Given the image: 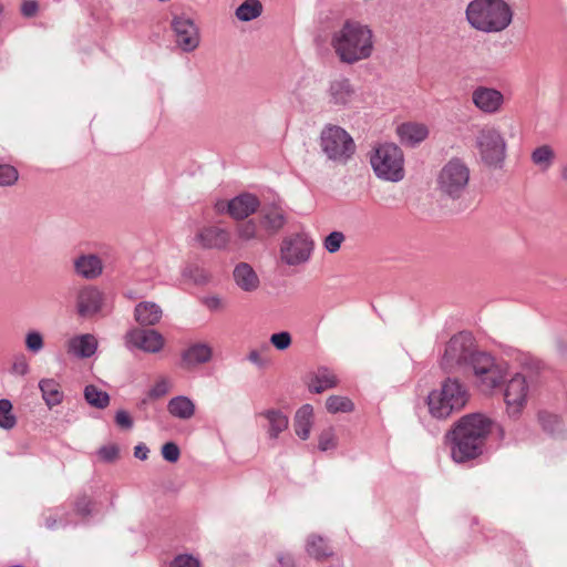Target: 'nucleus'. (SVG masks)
I'll list each match as a JSON object with an SVG mask.
<instances>
[{
  "label": "nucleus",
  "instance_id": "f257e3e1",
  "mask_svg": "<svg viewBox=\"0 0 567 567\" xmlns=\"http://www.w3.org/2000/svg\"><path fill=\"white\" fill-rule=\"evenodd\" d=\"M492 425L493 421L483 413L462 416L447 433L453 461L464 463L482 455Z\"/></svg>",
  "mask_w": 567,
  "mask_h": 567
},
{
  "label": "nucleus",
  "instance_id": "f03ea898",
  "mask_svg": "<svg viewBox=\"0 0 567 567\" xmlns=\"http://www.w3.org/2000/svg\"><path fill=\"white\" fill-rule=\"evenodd\" d=\"M330 47L341 63L353 65L372 56L374 33L370 25L348 19L331 32Z\"/></svg>",
  "mask_w": 567,
  "mask_h": 567
},
{
  "label": "nucleus",
  "instance_id": "7ed1b4c3",
  "mask_svg": "<svg viewBox=\"0 0 567 567\" xmlns=\"http://www.w3.org/2000/svg\"><path fill=\"white\" fill-rule=\"evenodd\" d=\"M465 13L470 25L485 33L505 30L514 14L504 0H473L467 4Z\"/></svg>",
  "mask_w": 567,
  "mask_h": 567
},
{
  "label": "nucleus",
  "instance_id": "20e7f679",
  "mask_svg": "<svg viewBox=\"0 0 567 567\" xmlns=\"http://www.w3.org/2000/svg\"><path fill=\"white\" fill-rule=\"evenodd\" d=\"M468 399L470 393L464 383L456 378H446L439 389L429 393V412L435 419H446L462 410Z\"/></svg>",
  "mask_w": 567,
  "mask_h": 567
},
{
  "label": "nucleus",
  "instance_id": "39448f33",
  "mask_svg": "<svg viewBox=\"0 0 567 567\" xmlns=\"http://www.w3.org/2000/svg\"><path fill=\"white\" fill-rule=\"evenodd\" d=\"M472 371L474 385L484 394H492L507 375V364L492 354L481 351L468 368Z\"/></svg>",
  "mask_w": 567,
  "mask_h": 567
},
{
  "label": "nucleus",
  "instance_id": "423d86ee",
  "mask_svg": "<svg viewBox=\"0 0 567 567\" xmlns=\"http://www.w3.org/2000/svg\"><path fill=\"white\" fill-rule=\"evenodd\" d=\"M370 163L378 178L398 183L404 178V156L393 143L378 145L370 156Z\"/></svg>",
  "mask_w": 567,
  "mask_h": 567
},
{
  "label": "nucleus",
  "instance_id": "0eeeda50",
  "mask_svg": "<svg viewBox=\"0 0 567 567\" xmlns=\"http://www.w3.org/2000/svg\"><path fill=\"white\" fill-rule=\"evenodd\" d=\"M475 145L480 161L487 167L502 168L506 158L507 143L501 131L493 126L483 127L476 138Z\"/></svg>",
  "mask_w": 567,
  "mask_h": 567
},
{
  "label": "nucleus",
  "instance_id": "6e6552de",
  "mask_svg": "<svg viewBox=\"0 0 567 567\" xmlns=\"http://www.w3.org/2000/svg\"><path fill=\"white\" fill-rule=\"evenodd\" d=\"M480 352L472 334L467 332L457 333L446 343L441 367L447 371L468 369Z\"/></svg>",
  "mask_w": 567,
  "mask_h": 567
},
{
  "label": "nucleus",
  "instance_id": "1a4fd4ad",
  "mask_svg": "<svg viewBox=\"0 0 567 567\" xmlns=\"http://www.w3.org/2000/svg\"><path fill=\"white\" fill-rule=\"evenodd\" d=\"M471 171L468 166L458 158L450 159L437 175V189L449 198H461L470 184Z\"/></svg>",
  "mask_w": 567,
  "mask_h": 567
},
{
  "label": "nucleus",
  "instance_id": "9d476101",
  "mask_svg": "<svg viewBox=\"0 0 567 567\" xmlns=\"http://www.w3.org/2000/svg\"><path fill=\"white\" fill-rule=\"evenodd\" d=\"M534 389V381L530 377L517 372L505 383L504 402L505 413L514 421H517L527 406Z\"/></svg>",
  "mask_w": 567,
  "mask_h": 567
},
{
  "label": "nucleus",
  "instance_id": "9b49d317",
  "mask_svg": "<svg viewBox=\"0 0 567 567\" xmlns=\"http://www.w3.org/2000/svg\"><path fill=\"white\" fill-rule=\"evenodd\" d=\"M320 146L326 156L333 162L344 164L353 155L355 144L346 130L330 125L322 130Z\"/></svg>",
  "mask_w": 567,
  "mask_h": 567
},
{
  "label": "nucleus",
  "instance_id": "f8f14e48",
  "mask_svg": "<svg viewBox=\"0 0 567 567\" xmlns=\"http://www.w3.org/2000/svg\"><path fill=\"white\" fill-rule=\"evenodd\" d=\"M315 241L307 233H293L282 238L279 249L282 264L297 267L307 264L313 252Z\"/></svg>",
  "mask_w": 567,
  "mask_h": 567
},
{
  "label": "nucleus",
  "instance_id": "ddd939ff",
  "mask_svg": "<svg viewBox=\"0 0 567 567\" xmlns=\"http://www.w3.org/2000/svg\"><path fill=\"white\" fill-rule=\"evenodd\" d=\"M124 339L127 349H138L146 353H158L165 346L163 334L154 329L134 328L126 332Z\"/></svg>",
  "mask_w": 567,
  "mask_h": 567
},
{
  "label": "nucleus",
  "instance_id": "4468645a",
  "mask_svg": "<svg viewBox=\"0 0 567 567\" xmlns=\"http://www.w3.org/2000/svg\"><path fill=\"white\" fill-rule=\"evenodd\" d=\"M176 44L184 52H192L200 42L199 30L195 22L186 16H175L172 20Z\"/></svg>",
  "mask_w": 567,
  "mask_h": 567
},
{
  "label": "nucleus",
  "instance_id": "2eb2a0df",
  "mask_svg": "<svg viewBox=\"0 0 567 567\" xmlns=\"http://www.w3.org/2000/svg\"><path fill=\"white\" fill-rule=\"evenodd\" d=\"M472 103L482 113L494 115L503 111L505 96L495 87L478 85L472 92Z\"/></svg>",
  "mask_w": 567,
  "mask_h": 567
},
{
  "label": "nucleus",
  "instance_id": "dca6fc26",
  "mask_svg": "<svg viewBox=\"0 0 567 567\" xmlns=\"http://www.w3.org/2000/svg\"><path fill=\"white\" fill-rule=\"evenodd\" d=\"M357 92L350 79L339 76L329 82L326 91L327 103L339 109L348 107L355 99Z\"/></svg>",
  "mask_w": 567,
  "mask_h": 567
},
{
  "label": "nucleus",
  "instance_id": "f3484780",
  "mask_svg": "<svg viewBox=\"0 0 567 567\" xmlns=\"http://www.w3.org/2000/svg\"><path fill=\"white\" fill-rule=\"evenodd\" d=\"M194 241L204 249L223 250L230 243V233L217 226H206L196 231Z\"/></svg>",
  "mask_w": 567,
  "mask_h": 567
},
{
  "label": "nucleus",
  "instance_id": "a211bd4d",
  "mask_svg": "<svg viewBox=\"0 0 567 567\" xmlns=\"http://www.w3.org/2000/svg\"><path fill=\"white\" fill-rule=\"evenodd\" d=\"M103 303V295L95 287H83L76 296V310L79 316L89 318L97 313Z\"/></svg>",
  "mask_w": 567,
  "mask_h": 567
},
{
  "label": "nucleus",
  "instance_id": "6ab92c4d",
  "mask_svg": "<svg viewBox=\"0 0 567 567\" xmlns=\"http://www.w3.org/2000/svg\"><path fill=\"white\" fill-rule=\"evenodd\" d=\"M97 339L91 333L78 334L65 342L66 353L76 359L91 358L97 350Z\"/></svg>",
  "mask_w": 567,
  "mask_h": 567
},
{
  "label": "nucleus",
  "instance_id": "aec40b11",
  "mask_svg": "<svg viewBox=\"0 0 567 567\" xmlns=\"http://www.w3.org/2000/svg\"><path fill=\"white\" fill-rule=\"evenodd\" d=\"M227 212L234 219H245L252 215L260 206L259 199L248 193L240 194L227 204Z\"/></svg>",
  "mask_w": 567,
  "mask_h": 567
},
{
  "label": "nucleus",
  "instance_id": "412c9836",
  "mask_svg": "<svg viewBox=\"0 0 567 567\" xmlns=\"http://www.w3.org/2000/svg\"><path fill=\"white\" fill-rule=\"evenodd\" d=\"M73 268L78 276L92 280L103 272V262L94 254H81L73 260Z\"/></svg>",
  "mask_w": 567,
  "mask_h": 567
},
{
  "label": "nucleus",
  "instance_id": "4be33fe9",
  "mask_svg": "<svg viewBox=\"0 0 567 567\" xmlns=\"http://www.w3.org/2000/svg\"><path fill=\"white\" fill-rule=\"evenodd\" d=\"M260 223L262 229L268 235H275L286 225V213L280 206L277 205L265 206L260 212Z\"/></svg>",
  "mask_w": 567,
  "mask_h": 567
},
{
  "label": "nucleus",
  "instance_id": "5701e85b",
  "mask_svg": "<svg viewBox=\"0 0 567 567\" xmlns=\"http://www.w3.org/2000/svg\"><path fill=\"white\" fill-rule=\"evenodd\" d=\"M398 135L401 143L408 146H415L423 142L429 135V128L422 123L408 122L398 126Z\"/></svg>",
  "mask_w": 567,
  "mask_h": 567
},
{
  "label": "nucleus",
  "instance_id": "b1692460",
  "mask_svg": "<svg viewBox=\"0 0 567 567\" xmlns=\"http://www.w3.org/2000/svg\"><path fill=\"white\" fill-rule=\"evenodd\" d=\"M213 357V349L207 343H194L182 354L183 365L187 369L208 362Z\"/></svg>",
  "mask_w": 567,
  "mask_h": 567
},
{
  "label": "nucleus",
  "instance_id": "393cba45",
  "mask_svg": "<svg viewBox=\"0 0 567 567\" xmlns=\"http://www.w3.org/2000/svg\"><path fill=\"white\" fill-rule=\"evenodd\" d=\"M162 316V308L153 301H142L134 309V318L141 326H155Z\"/></svg>",
  "mask_w": 567,
  "mask_h": 567
},
{
  "label": "nucleus",
  "instance_id": "a878e982",
  "mask_svg": "<svg viewBox=\"0 0 567 567\" xmlns=\"http://www.w3.org/2000/svg\"><path fill=\"white\" fill-rule=\"evenodd\" d=\"M234 280L236 285L246 292L257 290L260 284L256 271L246 262H240L235 267Z\"/></svg>",
  "mask_w": 567,
  "mask_h": 567
},
{
  "label": "nucleus",
  "instance_id": "bb28decb",
  "mask_svg": "<svg viewBox=\"0 0 567 567\" xmlns=\"http://www.w3.org/2000/svg\"><path fill=\"white\" fill-rule=\"evenodd\" d=\"M313 423V408L310 404H305L296 412L293 420V429L301 440H307L310 436Z\"/></svg>",
  "mask_w": 567,
  "mask_h": 567
},
{
  "label": "nucleus",
  "instance_id": "cd10ccee",
  "mask_svg": "<svg viewBox=\"0 0 567 567\" xmlns=\"http://www.w3.org/2000/svg\"><path fill=\"white\" fill-rule=\"evenodd\" d=\"M195 403L185 395L172 398L167 403V411L174 417L189 420L195 414Z\"/></svg>",
  "mask_w": 567,
  "mask_h": 567
},
{
  "label": "nucleus",
  "instance_id": "c85d7f7f",
  "mask_svg": "<svg viewBox=\"0 0 567 567\" xmlns=\"http://www.w3.org/2000/svg\"><path fill=\"white\" fill-rule=\"evenodd\" d=\"M261 415L268 421L267 433L270 439L275 440L280 433L288 429V416L279 410H267Z\"/></svg>",
  "mask_w": 567,
  "mask_h": 567
},
{
  "label": "nucleus",
  "instance_id": "c756f323",
  "mask_svg": "<svg viewBox=\"0 0 567 567\" xmlns=\"http://www.w3.org/2000/svg\"><path fill=\"white\" fill-rule=\"evenodd\" d=\"M339 380L337 375L328 368H319L310 382V390L315 393H321L328 389L337 386Z\"/></svg>",
  "mask_w": 567,
  "mask_h": 567
},
{
  "label": "nucleus",
  "instance_id": "7c9ffc66",
  "mask_svg": "<svg viewBox=\"0 0 567 567\" xmlns=\"http://www.w3.org/2000/svg\"><path fill=\"white\" fill-rule=\"evenodd\" d=\"M42 398L49 408L59 405L63 400V392L54 379H42L39 382Z\"/></svg>",
  "mask_w": 567,
  "mask_h": 567
},
{
  "label": "nucleus",
  "instance_id": "2f4dec72",
  "mask_svg": "<svg viewBox=\"0 0 567 567\" xmlns=\"http://www.w3.org/2000/svg\"><path fill=\"white\" fill-rule=\"evenodd\" d=\"M555 157V151L547 144L536 147L530 154L532 163L542 172H546L551 167Z\"/></svg>",
  "mask_w": 567,
  "mask_h": 567
},
{
  "label": "nucleus",
  "instance_id": "473e14b6",
  "mask_svg": "<svg viewBox=\"0 0 567 567\" xmlns=\"http://www.w3.org/2000/svg\"><path fill=\"white\" fill-rule=\"evenodd\" d=\"M261 13L262 4L259 0H246L236 9L235 16L239 21L248 22L257 19Z\"/></svg>",
  "mask_w": 567,
  "mask_h": 567
},
{
  "label": "nucleus",
  "instance_id": "72a5a7b5",
  "mask_svg": "<svg viewBox=\"0 0 567 567\" xmlns=\"http://www.w3.org/2000/svg\"><path fill=\"white\" fill-rule=\"evenodd\" d=\"M307 553L316 559H321L331 555L328 543L319 535H310L306 545Z\"/></svg>",
  "mask_w": 567,
  "mask_h": 567
},
{
  "label": "nucleus",
  "instance_id": "f704fd0d",
  "mask_svg": "<svg viewBox=\"0 0 567 567\" xmlns=\"http://www.w3.org/2000/svg\"><path fill=\"white\" fill-rule=\"evenodd\" d=\"M84 398L90 405L96 409H105L110 404V395L93 384L85 386Z\"/></svg>",
  "mask_w": 567,
  "mask_h": 567
},
{
  "label": "nucleus",
  "instance_id": "c9c22d12",
  "mask_svg": "<svg viewBox=\"0 0 567 567\" xmlns=\"http://www.w3.org/2000/svg\"><path fill=\"white\" fill-rule=\"evenodd\" d=\"M182 278L184 281L203 285L208 281L209 276L207 271L198 265L188 264L182 269Z\"/></svg>",
  "mask_w": 567,
  "mask_h": 567
},
{
  "label": "nucleus",
  "instance_id": "e433bc0d",
  "mask_svg": "<svg viewBox=\"0 0 567 567\" xmlns=\"http://www.w3.org/2000/svg\"><path fill=\"white\" fill-rule=\"evenodd\" d=\"M326 408L330 413H349L354 410L353 402L342 395H330L326 401Z\"/></svg>",
  "mask_w": 567,
  "mask_h": 567
},
{
  "label": "nucleus",
  "instance_id": "4c0bfd02",
  "mask_svg": "<svg viewBox=\"0 0 567 567\" xmlns=\"http://www.w3.org/2000/svg\"><path fill=\"white\" fill-rule=\"evenodd\" d=\"M236 235L241 241H249L258 238V225L254 219H248L237 224Z\"/></svg>",
  "mask_w": 567,
  "mask_h": 567
},
{
  "label": "nucleus",
  "instance_id": "58836bf2",
  "mask_svg": "<svg viewBox=\"0 0 567 567\" xmlns=\"http://www.w3.org/2000/svg\"><path fill=\"white\" fill-rule=\"evenodd\" d=\"M17 424V417L12 413V403L7 399L0 400V427L11 430Z\"/></svg>",
  "mask_w": 567,
  "mask_h": 567
},
{
  "label": "nucleus",
  "instance_id": "ea45409f",
  "mask_svg": "<svg viewBox=\"0 0 567 567\" xmlns=\"http://www.w3.org/2000/svg\"><path fill=\"white\" fill-rule=\"evenodd\" d=\"M24 344L29 352L39 353L44 348V339L41 332L37 330H30L27 332L24 338Z\"/></svg>",
  "mask_w": 567,
  "mask_h": 567
},
{
  "label": "nucleus",
  "instance_id": "a19ab883",
  "mask_svg": "<svg viewBox=\"0 0 567 567\" xmlns=\"http://www.w3.org/2000/svg\"><path fill=\"white\" fill-rule=\"evenodd\" d=\"M171 390V383L166 378L158 379L155 384L147 392V398L142 401L143 404L146 400H157L165 396Z\"/></svg>",
  "mask_w": 567,
  "mask_h": 567
},
{
  "label": "nucleus",
  "instance_id": "79ce46f5",
  "mask_svg": "<svg viewBox=\"0 0 567 567\" xmlns=\"http://www.w3.org/2000/svg\"><path fill=\"white\" fill-rule=\"evenodd\" d=\"M344 240V234L342 231L334 230L324 237L322 245L328 252L334 254L339 251Z\"/></svg>",
  "mask_w": 567,
  "mask_h": 567
},
{
  "label": "nucleus",
  "instance_id": "37998d69",
  "mask_svg": "<svg viewBox=\"0 0 567 567\" xmlns=\"http://www.w3.org/2000/svg\"><path fill=\"white\" fill-rule=\"evenodd\" d=\"M337 441L334 429L328 427L320 433L318 447L322 452L333 450L337 447Z\"/></svg>",
  "mask_w": 567,
  "mask_h": 567
},
{
  "label": "nucleus",
  "instance_id": "c03bdc74",
  "mask_svg": "<svg viewBox=\"0 0 567 567\" xmlns=\"http://www.w3.org/2000/svg\"><path fill=\"white\" fill-rule=\"evenodd\" d=\"M18 178L19 173L14 166L0 163V186H12Z\"/></svg>",
  "mask_w": 567,
  "mask_h": 567
},
{
  "label": "nucleus",
  "instance_id": "a18cd8bd",
  "mask_svg": "<svg viewBox=\"0 0 567 567\" xmlns=\"http://www.w3.org/2000/svg\"><path fill=\"white\" fill-rule=\"evenodd\" d=\"M30 371L29 360L23 353H19L13 357L11 372L16 375H25Z\"/></svg>",
  "mask_w": 567,
  "mask_h": 567
},
{
  "label": "nucleus",
  "instance_id": "49530a36",
  "mask_svg": "<svg viewBox=\"0 0 567 567\" xmlns=\"http://www.w3.org/2000/svg\"><path fill=\"white\" fill-rule=\"evenodd\" d=\"M291 336L287 331L274 333L270 337V343L280 351L288 349L291 346Z\"/></svg>",
  "mask_w": 567,
  "mask_h": 567
},
{
  "label": "nucleus",
  "instance_id": "de8ad7c7",
  "mask_svg": "<svg viewBox=\"0 0 567 567\" xmlns=\"http://www.w3.org/2000/svg\"><path fill=\"white\" fill-rule=\"evenodd\" d=\"M162 456L169 463H176L181 456L179 447L174 442H167L162 446Z\"/></svg>",
  "mask_w": 567,
  "mask_h": 567
},
{
  "label": "nucleus",
  "instance_id": "09e8293b",
  "mask_svg": "<svg viewBox=\"0 0 567 567\" xmlns=\"http://www.w3.org/2000/svg\"><path fill=\"white\" fill-rule=\"evenodd\" d=\"M120 449L116 444L104 445L99 449L97 455L99 457L107 463L114 462L118 458Z\"/></svg>",
  "mask_w": 567,
  "mask_h": 567
},
{
  "label": "nucleus",
  "instance_id": "8fccbe9b",
  "mask_svg": "<svg viewBox=\"0 0 567 567\" xmlns=\"http://www.w3.org/2000/svg\"><path fill=\"white\" fill-rule=\"evenodd\" d=\"M539 421L545 431L554 433L560 426V419L557 415L549 413H542Z\"/></svg>",
  "mask_w": 567,
  "mask_h": 567
},
{
  "label": "nucleus",
  "instance_id": "3c124183",
  "mask_svg": "<svg viewBox=\"0 0 567 567\" xmlns=\"http://www.w3.org/2000/svg\"><path fill=\"white\" fill-rule=\"evenodd\" d=\"M171 567H199V561L192 555H178L172 561Z\"/></svg>",
  "mask_w": 567,
  "mask_h": 567
},
{
  "label": "nucleus",
  "instance_id": "603ef678",
  "mask_svg": "<svg viewBox=\"0 0 567 567\" xmlns=\"http://www.w3.org/2000/svg\"><path fill=\"white\" fill-rule=\"evenodd\" d=\"M75 512L79 515L87 516L92 512V502L87 496H81L75 502Z\"/></svg>",
  "mask_w": 567,
  "mask_h": 567
},
{
  "label": "nucleus",
  "instance_id": "864d4df0",
  "mask_svg": "<svg viewBox=\"0 0 567 567\" xmlns=\"http://www.w3.org/2000/svg\"><path fill=\"white\" fill-rule=\"evenodd\" d=\"M115 423L120 427L125 429V430H130L133 427V420H132L131 415L124 410H120L116 412Z\"/></svg>",
  "mask_w": 567,
  "mask_h": 567
},
{
  "label": "nucleus",
  "instance_id": "5fc2aeb1",
  "mask_svg": "<svg viewBox=\"0 0 567 567\" xmlns=\"http://www.w3.org/2000/svg\"><path fill=\"white\" fill-rule=\"evenodd\" d=\"M39 6L34 0H25L21 6V12L24 17L31 18L38 12Z\"/></svg>",
  "mask_w": 567,
  "mask_h": 567
},
{
  "label": "nucleus",
  "instance_id": "6e6d98bb",
  "mask_svg": "<svg viewBox=\"0 0 567 567\" xmlns=\"http://www.w3.org/2000/svg\"><path fill=\"white\" fill-rule=\"evenodd\" d=\"M247 359L255 365L262 368L267 361L262 358L261 352L258 349H251L247 355Z\"/></svg>",
  "mask_w": 567,
  "mask_h": 567
},
{
  "label": "nucleus",
  "instance_id": "4d7b16f0",
  "mask_svg": "<svg viewBox=\"0 0 567 567\" xmlns=\"http://www.w3.org/2000/svg\"><path fill=\"white\" fill-rule=\"evenodd\" d=\"M61 525H65L63 523V515L54 514L45 518V527L49 529H54Z\"/></svg>",
  "mask_w": 567,
  "mask_h": 567
},
{
  "label": "nucleus",
  "instance_id": "13d9d810",
  "mask_svg": "<svg viewBox=\"0 0 567 567\" xmlns=\"http://www.w3.org/2000/svg\"><path fill=\"white\" fill-rule=\"evenodd\" d=\"M148 453V447L143 443H140L134 447V456L141 461L147 460Z\"/></svg>",
  "mask_w": 567,
  "mask_h": 567
},
{
  "label": "nucleus",
  "instance_id": "bf43d9fd",
  "mask_svg": "<svg viewBox=\"0 0 567 567\" xmlns=\"http://www.w3.org/2000/svg\"><path fill=\"white\" fill-rule=\"evenodd\" d=\"M205 305L210 309V310H218V309H221L223 308V301L220 298L216 297V296H212V297H208L206 300H205Z\"/></svg>",
  "mask_w": 567,
  "mask_h": 567
},
{
  "label": "nucleus",
  "instance_id": "052dcab7",
  "mask_svg": "<svg viewBox=\"0 0 567 567\" xmlns=\"http://www.w3.org/2000/svg\"><path fill=\"white\" fill-rule=\"evenodd\" d=\"M278 563L282 566V567H293V558L291 555H279L278 556Z\"/></svg>",
  "mask_w": 567,
  "mask_h": 567
},
{
  "label": "nucleus",
  "instance_id": "680f3d73",
  "mask_svg": "<svg viewBox=\"0 0 567 567\" xmlns=\"http://www.w3.org/2000/svg\"><path fill=\"white\" fill-rule=\"evenodd\" d=\"M561 178L563 181L567 182V164L561 168Z\"/></svg>",
  "mask_w": 567,
  "mask_h": 567
}]
</instances>
